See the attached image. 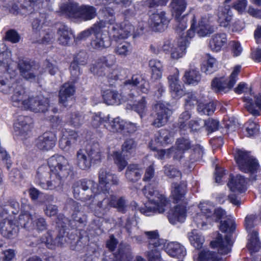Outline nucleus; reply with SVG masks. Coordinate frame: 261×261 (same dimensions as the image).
<instances>
[{
	"label": "nucleus",
	"mask_w": 261,
	"mask_h": 261,
	"mask_svg": "<svg viewBox=\"0 0 261 261\" xmlns=\"http://www.w3.org/2000/svg\"><path fill=\"white\" fill-rule=\"evenodd\" d=\"M66 121L69 125L79 128L84 122V116L79 112L71 113L68 115Z\"/></svg>",
	"instance_id": "de8ad7c7"
},
{
	"label": "nucleus",
	"mask_w": 261,
	"mask_h": 261,
	"mask_svg": "<svg viewBox=\"0 0 261 261\" xmlns=\"http://www.w3.org/2000/svg\"><path fill=\"white\" fill-rule=\"evenodd\" d=\"M114 255L119 261H131L133 258L131 247L127 244H120Z\"/></svg>",
	"instance_id": "e433bc0d"
},
{
	"label": "nucleus",
	"mask_w": 261,
	"mask_h": 261,
	"mask_svg": "<svg viewBox=\"0 0 261 261\" xmlns=\"http://www.w3.org/2000/svg\"><path fill=\"white\" fill-rule=\"evenodd\" d=\"M96 15V9L95 7L90 5H82L80 7L77 19L82 21H88L93 19Z\"/></svg>",
	"instance_id": "72a5a7b5"
},
{
	"label": "nucleus",
	"mask_w": 261,
	"mask_h": 261,
	"mask_svg": "<svg viewBox=\"0 0 261 261\" xmlns=\"http://www.w3.org/2000/svg\"><path fill=\"white\" fill-rule=\"evenodd\" d=\"M112 207L116 208L119 212L125 213L127 211V202L123 197L117 198L113 195Z\"/></svg>",
	"instance_id": "5fc2aeb1"
},
{
	"label": "nucleus",
	"mask_w": 261,
	"mask_h": 261,
	"mask_svg": "<svg viewBox=\"0 0 261 261\" xmlns=\"http://www.w3.org/2000/svg\"><path fill=\"white\" fill-rule=\"evenodd\" d=\"M184 81L188 85H196L201 81V76L197 69L191 68L185 71L184 74Z\"/></svg>",
	"instance_id": "a19ab883"
},
{
	"label": "nucleus",
	"mask_w": 261,
	"mask_h": 261,
	"mask_svg": "<svg viewBox=\"0 0 261 261\" xmlns=\"http://www.w3.org/2000/svg\"><path fill=\"white\" fill-rule=\"evenodd\" d=\"M176 72L173 75L168 76V82L171 92L172 96L173 98L178 99L184 94V91L181 86L179 84L178 81V71L175 69Z\"/></svg>",
	"instance_id": "4be33fe9"
},
{
	"label": "nucleus",
	"mask_w": 261,
	"mask_h": 261,
	"mask_svg": "<svg viewBox=\"0 0 261 261\" xmlns=\"http://www.w3.org/2000/svg\"><path fill=\"white\" fill-rule=\"evenodd\" d=\"M23 213L19 216V224L27 230L30 231L35 230L38 232H42L47 229L48 224L45 219L41 216H36L30 213L28 209H31L30 205L23 206Z\"/></svg>",
	"instance_id": "423d86ee"
},
{
	"label": "nucleus",
	"mask_w": 261,
	"mask_h": 261,
	"mask_svg": "<svg viewBox=\"0 0 261 261\" xmlns=\"http://www.w3.org/2000/svg\"><path fill=\"white\" fill-rule=\"evenodd\" d=\"M199 207L204 214L205 217H209L212 220L216 222L221 219L225 220L227 219V217H231L230 215H227L226 212L223 209L220 207L214 208V206L209 203H200Z\"/></svg>",
	"instance_id": "4468645a"
},
{
	"label": "nucleus",
	"mask_w": 261,
	"mask_h": 261,
	"mask_svg": "<svg viewBox=\"0 0 261 261\" xmlns=\"http://www.w3.org/2000/svg\"><path fill=\"white\" fill-rule=\"evenodd\" d=\"M227 42V35L225 33H216L212 36L208 46L212 51L218 52L226 44Z\"/></svg>",
	"instance_id": "c85d7f7f"
},
{
	"label": "nucleus",
	"mask_w": 261,
	"mask_h": 261,
	"mask_svg": "<svg viewBox=\"0 0 261 261\" xmlns=\"http://www.w3.org/2000/svg\"><path fill=\"white\" fill-rule=\"evenodd\" d=\"M56 140L55 134L51 132H46L36 140L35 146L39 150H48L55 146Z\"/></svg>",
	"instance_id": "f3484780"
},
{
	"label": "nucleus",
	"mask_w": 261,
	"mask_h": 261,
	"mask_svg": "<svg viewBox=\"0 0 261 261\" xmlns=\"http://www.w3.org/2000/svg\"><path fill=\"white\" fill-rule=\"evenodd\" d=\"M137 143L133 139H126L122 145V151L114 152L113 158L114 163L117 165L118 170L121 171L127 165V162L124 159V156L127 157L134 153L136 150Z\"/></svg>",
	"instance_id": "6e6552de"
},
{
	"label": "nucleus",
	"mask_w": 261,
	"mask_h": 261,
	"mask_svg": "<svg viewBox=\"0 0 261 261\" xmlns=\"http://www.w3.org/2000/svg\"><path fill=\"white\" fill-rule=\"evenodd\" d=\"M65 239L63 236H58L55 240L49 233L47 234V236L46 237L45 239H43L41 241V243H44L48 248H52L55 245H62Z\"/></svg>",
	"instance_id": "6e6d98bb"
},
{
	"label": "nucleus",
	"mask_w": 261,
	"mask_h": 261,
	"mask_svg": "<svg viewBox=\"0 0 261 261\" xmlns=\"http://www.w3.org/2000/svg\"><path fill=\"white\" fill-rule=\"evenodd\" d=\"M11 51L8 50L4 44H0V66L7 64L10 60Z\"/></svg>",
	"instance_id": "680f3d73"
},
{
	"label": "nucleus",
	"mask_w": 261,
	"mask_h": 261,
	"mask_svg": "<svg viewBox=\"0 0 261 261\" xmlns=\"http://www.w3.org/2000/svg\"><path fill=\"white\" fill-rule=\"evenodd\" d=\"M245 108L252 115L258 116L260 113L259 110L261 109V93L254 95L250 91V96L244 97Z\"/></svg>",
	"instance_id": "6ab92c4d"
},
{
	"label": "nucleus",
	"mask_w": 261,
	"mask_h": 261,
	"mask_svg": "<svg viewBox=\"0 0 261 261\" xmlns=\"http://www.w3.org/2000/svg\"><path fill=\"white\" fill-rule=\"evenodd\" d=\"M75 92V88L72 84L65 83L61 88L59 92L60 101L64 103Z\"/></svg>",
	"instance_id": "a18cd8bd"
},
{
	"label": "nucleus",
	"mask_w": 261,
	"mask_h": 261,
	"mask_svg": "<svg viewBox=\"0 0 261 261\" xmlns=\"http://www.w3.org/2000/svg\"><path fill=\"white\" fill-rule=\"evenodd\" d=\"M186 217V207L183 205H176L171 209L168 213V218L170 223L176 224L177 222H183Z\"/></svg>",
	"instance_id": "b1692460"
},
{
	"label": "nucleus",
	"mask_w": 261,
	"mask_h": 261,
	"mask_svg": "<svg viewBox=\"0 0 261 261\" xmlns=\"http://www.w3.org/2000/svg\"><path fill=\"white\" fill-rule=\"evenodd\" d=\"M198 260L199 261H221L222 258L218 257L216 252L203 250L199 254Z\"/></svg>",
	"instance_id": "4d7b16f0"
},
{
	"label": "nucleus",
	"mask_w": 261,
	"mask_h": 261,
	"mask_svg": "<svg viewBox=\"0 0 261 261\" xmlns=\"http://www.w3.org/2000/svg\"><path fill=\"white\" fill-rule=\"evenodd\" d=\"M33 120L28 116H19L14 123V129L16 135L22 140L26 139L31 136Z\"/></svg>",
	"instance_id": "9b49d317"
},
{
	"label": "nucleus",
	"mask_w": 261,
	"mask_h": 261,
	"mask_svg": "<svg viewBox=\"0 0 261 261\" xmlns=\"http://www.w3.org/2000/svg\"><path fill=\"white\" fill-rule=\"evenodd\" d=\"M19 210V203L13 199H11L5 205H0V218L6 214H17Z\"/></svg>",
	"instance_id": "c03bdc74"
},
{
	"label": "nucleus",
	"mask_w": 261,
	"mask_h": 261,
	"mask_svg": "<svg viewBox=\"0 0 261 261\" xmlns=\"http://www.w3.org/2000/svg\"><path fill=\"white\" fill-rule=\"evenodd\" d=\"M50 172L65 179L70 172V167L67 159L63 156L55 155L48 160Z\"/></svg>",
	"instance_id": "1a4fd4ad"
},
{
	"label": "nucleus",
	"mask_w": 261,
	"mask_h": 261,
	"mask_svg": "<svg viewBox=\"0 0 261 261\" xmlns=\"http://www.w3.org/2000/svg\"><path fill=\"white\" fill-rule=\"evenodd\" d=\"M90 44L93 49L100 50L109 47L111 45V41L105 35L96 36L91 40Z\"/></svg>",
	"instance_id": "79ce46f5"
},
{
	"label": "nucleus",
	"mask_w": 261,
	"mask_h": 261,
	"mask_svg": "<svg viewBox=\"0 0 261 261\" xmlns=\"http://www.w3.org/2000/svg\"><path fill=\"white\" fill-rule=\"evenodd\" d=\"M18 84L13 79H2L0 77V92L8 94L11 91L12 88L14 89L15 85Z\"/></svg>",
	"instance_id": "864d4df0"
},
{
	"label": "nucleus",
	"mask_w": 261,
	"mask_h": 261,
	"mask_svg": "<svg viewBox=\"0 0 261 261\" xmlns=\"http://www.w3.org/2000/svg\"><path fill=\"white\" fill-rule=\"evenodd\" d=\"M227 185L230 190L234 192H238L242 193L246 190L245 179L240 175L231 178Z\"/></svg>",
	"instance_id": "c9c22d12"
},
{
	"label": "nucleus",
	"mask_w": 261,
	"mask_h": 261,
	"mask_svg": "<svg viewBox=\"0 0 261 261\" xmlns=\"http://www.w3.org/2000/svg\"><path fill=\"white\" fill-rule=\"evenodd\" d=\"M164 172L166 176L169 178L180 177L181 172L172 165H167L164 167Z\"/></svg>",
	"instance_id": "0e129e2a"
},
{
	"label": "nucleus",
	"mask_w": 261,
	"mask_h": 261,
	"mask_svg": "<svg viewBox=\"0 0 261 261\" xmlns=\"http://www.w3.org/2000/svg\"><path fill=\"white\" fill-rule=\"evenodd\" d=\"M134 31V27L127 21L121 23H115L112 25L110 31L114 38L124 39L128 37L131 32Z\"/></svg>",
	"instance_id": "aec40b11"
},
{
	"label": "nucleus",
	"mask_w": 261,
	"mask_h": 261,
	"mask_svg": "<svg viewBox=\"0 0 261 261\" xmlns=\"http://www.w3.org/2000/svg\"><path fill=\"white\" fill-rule=\"evenodd\" d=\"M144 233L147 239L149 248H158L162 249L164 248L166 241L160 239L159 234L157 230L145 231Z\"/></svg>",
	"instance_id": "393cba45"
},
{
	"label": "nucleus",
	"mask_w": 261,
	"mask_h": 261,
	"mask_svg": "<svg viewBox=\"0 0 261 261\" xmlns=\"http://www.w3.org/2000/svg\"><path fill=\"white\" fill-rule=\"evenodd\" d=\"M177 18H178L175 17L176 21L175 29L177 34H178L180 37H182L184 34L182 32L186 29L187 26V19L185 16L181 18L177 17Z\"/></svg>",
	"instance_id": "69168bd1"
},
{
	"label": "nucleus",
	"mask_w": 261,
	"mask_h": 261,
	"mask_svg": "<svg viewBox=\"0 0 261 261\" xmlns=\"http://www.w3.org/2000/svg\"><path fill=\"white\" fill-rule=\"evenodd\" d=\"M235 160L239 169L249 174L250 180H260L261 184V170L259 169V163L250 152L238 149L235 155Z\"/></svg>",
	"instance_id": "7ed1b4c3"
},
{
	"label": "nucleus",
	"mask_w": 261,
	"mask_h": 261,
	"mask_svg": "<svg viewBox=\"0 0 261 261\" xmlns=\"http://www.w3.org/2000/svg\"><path fill=\"white\" fill-rule=\"evenodd\" d=\"M155 141L161 146H165L173 141L171 133L165 129H162L158 132L155 135Z\"/></svg>",
	"instance_id": "49530a36"
},
{
	"label": "nucleus",
	"mask_w": 261,
	"mask_h": 261,
	"mask_svg": "<svg viewBox=\"0 0 261 261\" xmlns=\"http://www.w3.org/2000/svg\"><path fill=\"white\" fill-rule=\"evenodd\" d=\"M17 67L20 75L27 80L35 81L40 74L38 65L32 64L28 60H19Z\"/></svg>",
	"instance_id": "f8f14e48"
},
{
	"label": "nucleus",
	"mask_w": 261,
	"mask_h": 261,
	"mask_svg": "<svg viewBox=\"0 0 261 261\" xmlns=\"http://www.w3.org/2000/svg\"><path fill=\"white\" fill-rule=\"evenodd\" d=\"M35 16L32 22L33 37L34 42L47 44L53 43L55 39V32L49 29L42 30V25L47 18V9L36 11Z\"/></svg>",
	"instance_id": "20e7f679"
},
{
	"label": "nucleus",
	"mask_w": 261,
	"mask_h": 261,
	"mask_svg": "<svg viewBox=\"0 0 261 261\" xmlns=\"http://www.w3.org/2000/svg\"><path fill=\"white\" fill-rule=\"evenodd\" d=\"M136 88H139L142 93H147L149 91V84L142 76L134 75L130 79L123 83L121 93L112 90L104 91L102 93L103 100L108 105H118L121 101L132 100L135 95L130 92Z\"/></svg>",
	"instance_id": "f257e3e1"
},
{
	"label": "nucleus",
	"mask_w": 261,
	"mask_h": 261,
	"mask_svg": "<svg viewBox=\"0 0 261 261\" xmlns=\"http://www.w3.org/2000/svg\"><path fill=\"white\" fill-rule=\"evenodd\" d=\"M236 225L232 217H227V219L222 220L220 225V229L222 232L227 233L223 237L218 233L215 241L211 242L212 248H217L218 253L220 255H226L230 253L233 242L230 236L234 231Z\"/></svg>",
	"instance_id": "f03ea898"
},
{
	"label": "nucleus",
	"mask_w": 261,
	"mask_h": 261,
	"mask_svg": "<svg viewBox=\"0 0 261 261\" xmlns=\"http://www.w3.org/2000/svg\"><path fill=\"white\" fill-rule=\"evenodd\" d=\"M134 109L139 114L141 118L146 114L147 108L146 101L144 97L136 105L134 106Z\"/></svg>",
	"instance_id": "338daca9"
},
{
	"label": "nucleus",
	"mask_w": 261,
	"mask_h": 261,
	"mask_svg": "<svg viewBox=\"0 0 261 261\" xmlns=\"http://www.w3.org/2000/svg\"><path fill=\"white\" fill-rule=\"evenodd\" d=\"M215 109L216 106L213 102H200L198 103L197 106L198 112L206 115H210L213 114Z\"/></svg>",
	"instance_id": "bf43d9fd"
},
{
	"label": "nucleus",
	"mask_w": 261,
	"mask_h": 261,
	"mask_svg": "<svg viewBox=\"0 0 261 261\" xmlns=\"http://www.w3.org/2000/svg\"><path fill=\"white\" fill-rule=\"evenodd\" d=\"M250 233V242L248 245L249 248L253 251H257L260 248V242L258 237V232L252 230Z\"/></svg>",
	"instance_id": "052dcab7"
},
{
	"label": "nucleus",
	"mask_w": 261,
	"mask_h": 261,
	"mask_svg": "<svg viewBox=\"0 0 261 261\" xmlns=\"http://www.w3.org/2000/svg\"><path fill=\"white\" fill-rule=\"evenodd\" d=\"M66 207L72 211L71 217L73 221L81 225H86L87 217L82 210L83 207L79 203L72 199H69L67 201Z\"/></svg>",
	"instance_id": "2eb2a0df"
},
{
	"label": "nucleus",
	"mask_w": 261,
	"mask_h": 261,
	"mask_svg": "<svg viewBox=\"0 0 261 261\" xmlns=\"http://www.w3.org/2000/svg\"><path fill=\"white\" fill-rule=\"evenodd\" d=\"M171 197L174 202L177 203L185 200V195L187 192V185L184 182L180 184L174 182L172 184Z\"/></svg>",
	"instance_id": "2f4dec72"
},
{
	"label": "nucleus",
	"mask_w": 261,
	"mask_h": 261,
	"mask_svg": "<svg viewBox=\"0 0 261 261\" xmlns=\"http://www.w3.org/2000/svg\"><path fill=\"white\" fill-rule=\"evenodd\" d=\"M188 44L186 39L180 40L179 44L175 47H173L171 50V57L173 59L177 60L181 58L186 53V49Z\"/></svg>",
	"instance_id": "3c124183"
},
{
	"label": "nucleus",
	"mask_w": 261,
	"mask_h": 261,
	"mask_svg": "<svg viewBox=\"0 0 261 261\" xmlns=\"http://www.w3.org/2000/svg\"><path fill=\"white\" fill-rule=\"evenodd\" d=\"M167 253L172 257L181 258L186 254L185 247L177 242H171L167 244L166 247Z\"/></svg>",
	"instance_id": "473e14b6"
},
{
	"label": "nucleus",
	"mask_w": 261,
	"mask_h": 261,
	"mask_svg": "<svg viewBox=\"0 0 261 261\" xmlns=\"http://www.w3.org/2000/svg\"><path fill=\"white\" fill-rule=\"evenodd\" d=\"M230 79L226 80L223 77L215 78L212 83V88L216 92L226 93L232 88L234 85L230 86Z\"/></svg>",
	"instance_id": "58836bf2"
},
{
	"label": "nucleus",
	"mask_w": 261,
	"mask_h": 261,
	"mask_svg": "<svg viewBox=\"0 0 261 261\" xmlns=\"http://www.w3.org/2000/svg\"><path fill=\"white\" fill-rule=\"evenodd\" d=\"M217 16L218 21L221 27L224 28L228 27L232 17L230 6L225 5L219 7Z\"/></svg>",
	"instance_id": "a878e982"
},
{
	"label": "nucleus",
	"mask_w": 261,
	"mask_h": 261,
	"mask_svg": "<svg viewBox=\"0 0 261 261\" xmlns=\"http://www.w3.org/2000/svg\"><path fill=\"white\" fill-rule=\"evenodd\" d=\"M80 7L75 2L63 3L60 6V12L69 17L77 19Z\"/></svg>",
	"instance_id": "7c9ffc66"
},
{
	"label": "nucleus",
	"mask_w": 261,
	"mask_h": 261,
	"mask_svg": "<svg viewBox=\"0 0 261 261\" xmlns=\"http://www.w3.org/2000/svg\"><path fill=\"white\" fill-rule=\"evenodd\" d=\"M58 40L62 45H68L72 42L74 36L67 25L61 24L57 30Z\"/></svg>",
	"instance_id": "cd10ccee"
},
{
	"label": "nucleus",
	"mask_w": 261,
	"mask_h": 261,
	"mask_svg": "<svg viewBox=\"0 0 261 261\" xmlns=\"http://www.w3.org/2000/svg\"><path fill=\"white\" fill-rule=\"evenodd\" d=\"M176 145L178 151L185 152L191 147V143L189 139L186 138H180L177 140Z\"/></svg>",
	"instance_id": "774afa93"
},
{
	"label": "nucleus",
	"mask_w": 261,
	"mask_h": 261,
	"mask_svg": "<svg viewBox=\"0 0 261 261\" xmlns=\"http://www.w3.org/2000/svg\"><path fill=\"white\" fill-rule=\"evenodd\" d=\"M90 71L94 75L98 76H104L107 73L108 69L105 65L97 60L96 63L91 66Z\"/></svg>",
	"instance_id": "13d9d810"
},
{
	"label": "nucleus",
	"mask_w": 261,
	"mask_h": 261,
	"mask_svg": "<svg viewBox=\"0 0 261 261\" xmlns=\"http://www.w3.org/2000/svg\"><path fill=\"white\" fill-rule=\"evenodd\" d=\"M49 107V100L44 97H30L25 110L35 113H45Z\"/></svg>",
	"instance_id": "dca6fc26"
},
{
	"label": "nucleus",
	"mask_w": 261,
	"mask_h": 261,
	"mask_svg": "<svg viewBox=\"0 0 261 261\" xmlns=\"http://www.w3.org/2000/svg\"><path fill=\"white\" fill-rule=\"evenodd\" d=\"M64 180L60 177L50 172L49 179L46 181L45 184H43V189L61 191L62 189Z\"/></svg>",
	"instance_id": "4c0bfd02"
},
{
	"label": "nucleus",
	"mask_w": 261,
	"mask_h": 261,
	"mask_svg": "<svg viewBox=\"0 0 261 261\" xmlns=\"http://www.w3.org/2000/svg\"><path fill=\"white\" fill-rule=\"evenodd\" d=\"M98 181L100 185L105 186L111 184L117 186L119 184V179L116 175L111 173L106 168H101L98 173Z\"/></svg>",
	"instance_id": "c756f323"
},
{
	"label": "nucleus",
	"mask_w": 261,
	"mask_h": 261,
	"mask_svg": "<svg viewBox=\"0 0 261 261\" xmlns=\"http://www.w3.org/2000/svg\"><path fill=\"white\" fill-rule=\"evenodd\" d=\"M143 193L154 206H145L140 208V211L142 214L150 216L153 213H162L165 212L168 201L164 195L155 190L150 185L144 187Z\"/></svg>",
	"instance_id": "39448f33"
},
{
	"label": "nucleus",
	"mask_w": 261,
	"mask_h": 261,
	"mask_svg": "<svg viewBox=\"0 0 261 261\" xmlns=\"http://www.w3.org/2000/svg\"><path fill=\"white\" fill-rule=\"evenodd\" d=\"M153 111L151 115L154 117V119L151 125L155 127H160L164 125L172 114V111L168 105L163 102H158L154 105Z\"/></svg>",
	"instance_id": "9d476101"
},
{
	"label": "nucleus",
	"mask_w": 261,
	"mask_h": 261,
	"mask_svg": "<svg viewBox=\"0 0 261 261\" xmlns=\"http://www.w3.org/2000/svg\"><path fill=\"white\" fill-rule=\"evenodd\" d=\"M96 184L92 180L83 179L74 183L72 188L75 199L86 201L94 197L93 189Z\"/></svg>",
	"instance_id": "0eeeda50"
},
{
	"label": "nucleus",
	"mask_w": 261,
	"mask_h": 261,
	"mask_svg": "<svg viewBox=\"0 0 261 261\" xmlns=\"http://www.w3.org/2000/svg\"><path fill=\"white\" fill-rule=\"evenodd\" d=\"M142 174V169L139 164H131L127 167L125 177L128 181L136 182L140 179Z\"/></svg>",
	"instance_id": "f704fd0d"
},
{
	"label": "nucleus",
	"mask_w": 261,
	"mask_h": 261,
	"mask_svg": "<svg viewBox=\"0 0 261 261\" xmlns=\"http://www.w3.org/2000/svg\"><path fill=\"white\" fill-rule=\"evenodd\" d=\"M192 28L200 37H204L215 32L216 28L209 24L208 20L206 17H202L198 23L196 24L195 16H193Z\"/></svg>",
	"instance_id": "a211bd4d"
},
{
	"label": "nucleus",
	"mask_w": 261,
	"mask_h": 261,
	"mask_svg": "<svg viewBox=\"0 0 261 261\" xmlns=\"http://www.w3.org/2000/svg\"><path fill=\"white\" fill-rule=\"evenodd\" d=\"M49 176V169L46 166L40 167L37 171L36 179L39 185L43 188V184L46 182Z\"/></svg>",
	"instance_id": "603ef678"
},
{
	"label": "nucleus",
	"mask_w": 261,
	"mask_h": 261,
	"mask_svg": "<svg viewBox=\"0 0 261 261\" xmlns=\"http://www.w3.org/2000/svg\"><path fill=\"white\" fill-rule=\"evenodd\" d=\"M168 22L169 21L165 17L164 12L154 13L150 16L149 23L155 31H163L164 29V26L167 25Z\"/></svg>",
	"instance_id": "5701e85b"
},
{
	"label": "nucleus",
	"mask_w": 261,
	"mask_h": 261,
	"mask_svg": "<svg viewBox=\"0 0 261 261\" xmlns=\"http://www.w3.org/2000/svg\"><path fill=\"white\" fill-rule=\"evenodd\" d=\"M13 94L11 97V101L13 106L25 109L30 97L28 95L23 87L18 84H14Z\"/></svg>",
	"instance_id": "ddd939ff"
},
{
	"label": "nucleus",
	"mask_w": 261,
	"mask_h": 261,
	"mask_svg": "<svg viewBox=\"0 0 261 261\" xmlns=\"http://www.w3.org/2000/svg\"><path fill=\"white\" fill-rule=\"evenodd\" d=\"M125 122L121 119L119 117L111 119L109 116V120H107L105 127L112 132H119L124 130Z\"/></svg>",
	"instance_id": "37998d69"
},
{
	"label": "nucleus",
	"mask_w": 261,
	"mask_h": 261,
	"mask_svg": "<svg viewBox=\"0 0 261 261\" xmlns=\"http://www.w3.org/2000/svg\"><path fill=\"white\" fill-rule=\"evenodd\" d=\"M187 3L186 0H172L170 6L173 15L175 17H180V15L185 11Z\"/></svg>",
	"instance_id": "8fccbe9b"
},
{
	"label": "nucleus",
	"mask_w": 261,
	"mask_h": 261,
	"mask_svg": "<svg viewBox=\"0 0 261 261\" xmlns=\"http://www.w3.org/2000/svg\"><path fill=\"white\" fill-rule=\"evenodd\" d=\"M87 155L86 150L83 149H79L76 153V164L82 170L89 169L92 164Z\"/></svg>",
	"instance_id": "ea45409f"
},
{
	"label": "nucleus",
	"mask_w": 261,
	"mask_h": 261,
	"mask_svg": "<svg viewBox=\"0 0 261 261\" xmlns=\"http://www.w3.org/2000/svg\"><path fill=\"white\" fill-rule=\"evenodd\" d=\"M132 51V45L127 42L120 44L115 49V52L122 57H125L129 55Z\"/></svg>",
	"instance_id": "e2e57ef3"
},
{
	"label": "nucleus",
	"mask_w": 261,
	"mask_h": 261,
	"mask_svg": "<svg viewBox=\"0 0 261 261\" xmlns=\"http://www.w3.org/2000/svg\"><path fill=\"white\" fill-rule=\"evenodd\" d=\"M0 232L5 238L12 239L17 236L18 227L13 221L5 219L0 222Z\"/></svg>",
	"instance_id": "412c9836"
},
{
	"label": "nucleus",
	"mask_w": 261,
	"mask_h": 261,
	"mask_svg": "<svg viewBox=\"0 0 261 261\" xmlns=\"http://www.w3.org/2000/svg\"><path fill=\"white\" fill-rule=\"evenodd\" d=\"M86 151L90 161L93 164L100 163L104 157L102 149L97 142L90 144Z\"/></svg>",
	"instance_id": "bb28decb"
},
{
	"label": "nucleus",
	"mask_w": 261,
	"mask_h": 261,
	"mask_svg": "<svg viewBox=\"0 0 261 261\" xmlns=\"http://www.w3.org/2000/svg\"><path fill=\"white\" fill-rule=\"evenodd\" d=\"M149 66L152 70L151 78L154 80L161 79L163 70V66L161 62L156 59H152L149 62Z\"/></svg>",
	"instance_id": "09e8293b"
}]
</instances>
